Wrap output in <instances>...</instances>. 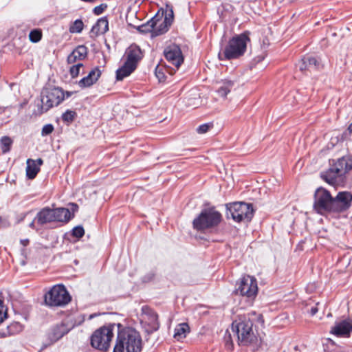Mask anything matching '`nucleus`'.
I'll use <instances>...</instances> for the list:
<instances>
[{"mask_svg":"<svg viewBox=\"0 0 352 352\" xmlns=\"http://www.w3.org/2000/svg\"><path fill=\"white\" fill-rule=\"evenodd\" d=\"M231 329L236 336L239 346H250L258 340V331L254 321L246 316H240L232 323Z\"/></svg>","mask_w":352,"mask_h":352,"instance_id":"1","label":"nucleus"},{"mask_svg":"<svg viewBox=\"0 0 352 352\" xmlns=\"http://www.w3.org/2000/svg\"><path fill=\"white\" fill-rule=\"evenodd\" d=\"M141 349L142 339L139 333L122 326L117 334L113 352H140Z\"/></svg>","mask_w":352,"mask_h":352,"instance_id":"2","label":"nucleus"},{"mask_svg":"<svg viewBox=\"0 0 352 352\" xmlns=\"http://www.w3.org/2000/svg\"><path fill=\"white\" fill-rule=\"evenodd\" d=\"M71 96L69 92H64L57 87L47 88L43 91L40 102L34 110V114L40 116L52 107L60 104L65 98Z\"/></svg>","mask_w":352,"mask_h":352,"instance_id":"3","label":"nucleus"},{"mask_svg":"<svg viewBox=\"0 0 352 352\" xmlns=\"http://www.w3.org/2000/svg\"><path fill=\"white\" fill-rule=\"evenodd\" d=\"M121 327L120 324H111L96 329L91 336V346L101 351H107L111 346L115 331L117 330L118 333Z\"/></svg>","mask_w":352,"mask_h":352,"instance_id":"4","label":"nucleus"},{"mask_svg":"<svg viewBox=\"0 0 352 352\" xmlns=\"http://www.w3.org/2000/svg\"><path fill=\"white\" fill-rule=\"evenodd\" d=\"M222 220V215L214 208L204 209L193 221L194 228L206 230L216 228Z\"/></svg>","mask_w":352,"mask_h":352,"instance_id":"5","label":"nucleus"},{"mask_svg":"<svg viewBox=\"0 0 352 352\" xmlns=\"http://www.w3.org/2000/svg\"><path fill=\"white\" fill-rule=\"evenodd\" d=\"M142 52L137 46H131L126 51V59L116 71L117 80H122L129 76L136 69L138 60L141 58Z\"/></svg>","mask_w":352,"mask_h":352,"instance_id":"6","label":"nucleus"},{"mask_svg":"<svg viewBox=\"0 0 352 352\" xmlns=\"http://www.w3.org/2000/svg\"><path fill=\"white\" fill-rule=\"evenodd\" d=\"M71 300L68 291L61 285L53 286L44 296L45 304L51 307H65Z\"/></svg>","mask_w":352,"mask_h":352,"instance_id":"7","label":"nucleus"},{"mask_svg":"<svg viewBox=\"0 0 352 352\" xmlns=\"http://www.w3.org/2000/svg\"><path fill=\"white\" fill-rule=\"evenodd\" d=\"M227 215L234 222H248L253 217L252 205L245 202H233L226 205Z\"/></svg>","mask_w":352,"mask_h":352,"instance_id":"8","label":"nucleus"},{"mask_svg":"<svg viewBox=\"0 0 352 352\" xmlns=\"http://www.w3.org/2000/svg\"><path fill=\"white\" fill-rule=\"evenodd\" d=\"M250 42L249 33H243L231 38L226 46L223 54L226 58H236L244 54Z\"/></svg>","mask_w":352,"mask_h":352,"instance_id":"9","label":"nucleus"},{"mask_svg":"<svg viewBox=\"0 0 352 352\" xmlns=\"http://www.w3.org/2000/svg\"><path fill=\"white\" fill-rule=\"evenodd\" d=\"M173 18L171 10H160L147 23L148 30L155 34H162L168 30Z\"/></svg>","mask_w":352,"mask_h":352,"instance_id":"10","label":"nucleus"},{"mask_svg":"<svg viewBox=\"0 0 352 352\" xmlns=\"http://www.w3.org/2000/svg\"><path fill=\"white\" fill-rule=\"evenodd\" d=\"M258 290L257 280L253 276L249 274L243 275L236 282V293L250 300H254L256 297Z\"/></svg>","mask_w":352,"mask_h":352,"instance_id":"11","label":"nucleus"},{"mask_svg":"<svg viewBox=\"0 0 352 352\" xmlns=\"http://www.w3.org/2000/svg\"><path fill=\"white\" fill-rule=\"evenodd\" d=\"M314 209L321 214L333 212V197L324 188H318L314 193Z\"/></svg>","mask_w":352,"mask_h":352,"instance_id":"12","label":"nucleus"},{"mask_svg":"<svg viewBox=\"0 0 352 352\" xmlns=\"http://www.w3.org/2000/svg\"><path fill=\"white\" fill-rule=\"evenodd\" d=\"M138 316L146 331L153 332L159 328L158 316L151 308L147 306L142 307L138 313Z\"/></svg>","mask_w":352,"mask_h":352,"instance_id":"13","label":"nucleus"},{"mask_svg":"<svg viewBox=\"0 0 352 352\" xmlns=\"http://www.w3.org/2000/svg\"><path fill=\"white\" fill-rule=\"evenodd\" d=\"M77 322L73 316L67 318L62 323L56 325L48 333V337L52 342H56L73 329Z\"/></svg>","mask_w":352,"mask_h":352,"instance_id":"14","label":"nucleus"},{"mask_svg":"<svg viewBox=\"0 0 352 352\" xmlns=\"http://www.w3.org/2000/svg\"><path fill=\"white\" fill-rule=\"evenodd\" d=\"M352 194L349 192H340L333 197V212L347 210L351 205Z\"/></svg>","mask_w":352,"mask_h":352,"instance_id":"15","label":"nucleus"},{"mask_svg":"<svg viewBox=\"0 0 352 352\" xmlns=\"http://www.w3.org/2000/svg\"><path fill=\"white\" fill-rule=\"evenodd\" d=\"M321 178L329 185L336 186L340 185L344 180V177L340 175L336 168L331 163L328 169L321 173Z\"/></svg>","mask_w":352,"mask_h":352,"instance_id":"16","label":"nucleus"},{"mask_svg":"<svg viewBox=\"0 0 352 352\" xmlns=\"http://www.w3.org/2000/svg\"><path fill=\"white\" fill-rule=\"evenodd\" d=\"M164 56L166 60L176 67H178L183 62L181 50L177 45L168 46L164 51Z\"/></svg>","mask_w":352,"mask_h":352,"instance_id":"17","label":"nucleus"},{"mask_svg":"<svg viewBox=\"0 0 352 352\" xmlns=\"http://www.w3.org/2000/svg\"><path fill=\"white\" fill-rule=\"evenodd\" d=\"M331 333L341 338H348L352 334V320H345L336 323Z\"/></svg>","mask_w":352,"mask_h":352,"instance_id":"18","label":"nucleus"},{"mask_svg":"<svg viewBox=\"0 0 352 352\" xmlns=\"http://www.w3.org/2000/svg\"><path fill=\"white\" fill-rule=\"evenodd\" d=\"M344 178L352 170V157H343L331 162Z\"/></svg>","mask_w":352,"mask_h":352,"instance_id":"19","label":"nucleus"},{"mask_svg":"<svg viewBox=\"0 0 352 352\" xmlns=\"http://www.w3.org/2000/svg\"><path fill=\"white\" fill-rule=\"evenodd\" d=\"M77 210V206L72 204L71 208H56L53 209L54 221H68L72 217L74 212Z\"/></svg>","mask_w":352,"mask_h":352,"instance_id":"20","label":"nucleus"},{"mask_svg":"<svg viewBox=\"0 0 352 352\" xmlns=\"http://www.w3.org/2000/svg\"><path fill=\"white\" fill-rule=\"evenodd\" d=\"M100 75V70L98 68H94L86 77L78 82V86L82 89L89 87L98 81Z\"/></svg>","mask_w":352,"mask_h":352,"instance_id":"21","label":"nucleus"},{"mask_svg":"<svg viewBox=\"0 0 352 352\" xmlns=\"http://www.w3.org/2000/svg\"><path fill=\"white\" fill-rule=\"evenodd\" d=\"M54 221L53 210L45 208L39 212L34 221L30 224L32 228H36V224H43Z\"/></svg>","mask_w":352,"mask_h":352,"instance_id":"22","label":"nucleus"},{"mask_svg":"<svg viewBox=\"0 0 352 352\" xmlns=\"http://www.w3.org/2000/svg\"><path fill=\"white\" fill-rule=\"evenodd\" d=\"M42 160H28L27 161L26 174L29 179H34L40 170Z\"/></svg>","mask_w":352,"mask_h":352,"instance_id":"23","label":"nucleus"},{"mask_svg":"<svg viewBox=\"0 0 352 352\" xmlns=\"http://www.w3.org/2000/svg\"><path fill=\"white\" fill-rule=\"evenodd\" d=\"M233 85V81L230 80H225L220 82L216 91L217 94L220 98H226L230 93Z\"/></svg>","mask_w":352,"mask_h":352,"instance_id":"24","label":"nucleus"},{"mask_svg":"<svg viewBox=\"0 0 352 352\" xmlns=\"http://www.w3.org/2000/svg\"><path fill=\"white\" fill-rule=\"evenodd\" d=\"M189 332V327L186 323L178 324L175 329L174 338L177 340L185 338Z\"/></svg>","mask_w":352,"mask_h":352,"instance_id":"25","label":"nucleus"},{"mask_svg":"<svg viewBox=\"0 0 352 352\" xmlns=\"http://www.w3.org/2000/svg\"><path fill=\"white\" fill-rule=\"evenodd\" d=\"M87 55V48L80 45L77 47L70 54L68 59L69 62H74L76 60H81L84 58Z\"/></svg>","mask_w":352,"mask_h":352,"instance_id":"26","label":"nucleus"},{"mask_svg":"<svg viewBox=\"0 0 352 352\" xmlns=\"http://www.w3.org/2000/svg\"><path fill=\"white\" fill-rule=\"evenodd\" d=\"M172 74L173 73L172 69L166 68L164 63L157 65L155 69V76L158 78L160 82L164 81L166 77V74Z\"/></svg>","mask_w":352,"mask_h":352,"instance_id":"27","label":"nucleus"},{"mask_svg":"<svg viewBox=\"0 0 352 352\" xmlns=\"http://www.w3.org/2000/svg\"><path fill=\"white\" fill-rule=\"evenodd\" d=\"M108 30V22L104 19H100L92 28L91 32L95 35L102 34Z\"/></svg>","mask_w":352,"mask_h":352,"instance_id":"28","label":"nucleus"},{"mask_svg":"<svg viewBox=\"0 0 352 352\" xmlns=\"http://www.w3.org/2000/svg\"><path fill=\"white\" fill-rule=\"evenodd\" d=\"M77 118L76 110L67 109L61 115L62 121L67 125L71 124Z\"/></svg>","mask_w":352,"mask_h":352,"instance_id":"29","label":"nucleus"},{"mask_svg":"<svg viewBox=\"0 0 352 352\" xmlns=\"http://www.w3.org/2000/svg\"><path fill=\"white\" fill-rule=\"evenodd\" d=\"M13 140L8 136H3L0 139V148L3 153L10 151Z\"/></svg>","mask_w":352,"mask_h":352,"instance_id":"30","label":"nucleus"},{"mask_svg":"<svg viewBox=\"0 0 352 352\" xmlns=\"http://www.w3.org/2000/svg\"><path fill=\"white\" fill-rule=\"evenodd\" d=\"M84 25L82 21L77 20L76 21L70 28V30L72 32L78 33L82 31L83 29Z\"/></svg>","mask_w":352,"mask_h":352,"instance_id":"31","label":"nucleus"},{"mask_svg":"<svg viewBox=\"0 0 352 352\" xmlns=\"http://www.w3.org/2000/svg\"><path fill=\"white\" fill-rule=\"evenodd\" d=\"M83 66L81 63H78L74 66H72L71 68H70V74L72 76V78H76L77 77L80 72V70L82 69Z\"/></svg>","mask_w":352,"mask_h":352,"instance_id":"32","label":"nucleus"},{"mask_svg":"<svg viewBox=\"0 0 352 352\" xmlns=\"http://www.w3.org/2000/svg\"><path fill=\"white\" fill-rule=\"evenodd\" d=\"M7 317V309L3 302L0 300V324L2 323Z\"/></svg>","mask_w":352,"mask_h":352,"instance_id":"33","label":"nucleus"},{"mask_svg":"<svg viewBox=\"0 0 352 352\" xmlns=\"http://www.w3.org/2000/svg\"><path fill=\"white\" fill-rule=\"evenodd\" d=\"M41 32L38 30L32 31L30 34V39L33 42H37L41 38Z\"/></svg>","mask_w":352,"mask_h":352,"instance_id":"34","label":"nucleus"},{"mask_svg":"<svg viewBox=\"0 0 352 352\" xmlns=\"http://www.w3.org/2000/svg\"><path fill=\"white\" fill-rule=\"evenodd\" d=\"M211 127L212 126L210 124H204L199 126L196 131L199 134H204L208 132L210 130Z\"/></svg>","mask_w":352,"mask_h":352,"instance_id":"35","label":"nucleus"},{"mask_svg":"<svg viewBox=\"0 0 352 352\" xmlns=\"http://www.w3.org/2000/svg\"><path fill=\"white\" fill-rule=\"evenodd\" d=\"M85 234V230L82 227L77 226L73 229L72 235L76 238H81Z\"/></svg>","mask_w":352,"mask_h":352,"instance_id":"36","label":"nucleus"},{"mask_svg":"<svg viewBox=\"0 0 352 352\" xmlns=\"http://www.w3.org/2000/svg\"><path fill=\"white\" fill-rule=\"evenodd\" d=\"M106 8H107V5L101 4L98 6H96L94 8V11L96 14L99 15V14H102Z\"/></svg>","mask_w":352,"mask_h":352,"instance_id":"37","label":"nucleus"},{"mask_svg":"<svg viewBox=\"0 0 352 352\" xmlns=\"http://www.w3.org/2000/svg\"><path fill=\"white\" fill-rule=\"evenodd\" d=\"M54 130V127L52 124H47L43 126L42 129L43 134L47 135L51 133Z\"/></svg>","mask_w":352,"mask_h":352,"instance_id":"38","label":"nucleus"},{"mask_svg":"<svg viewBox=\"0 0 352 352\" xmlns=\"http://www.w3.org/2000/svg\"><path fill=\"white\" fill-rule=\"evenodd\" d=\"M307 311L312 316L315 315L318 311L317 305L314 304V305H311L310 308L307 307Z\"/></svg>","mask_w":352,"mask_h":352,"instance_id":"39","label":"nucleus"},{"mask_svg":"<svg viewBox=\"0 0 352 352\" xmlns=\"http://www.w3.org/2000/svg\"><path fill=\"white\" fill-rule=\"evenodd\" d=\"M303 63H308L309 65H316V60L314 58H306L302 60Z\"/></svg>","mask_w":352,"mask_h":352,"instance_id":"40","label":"nucleus"},{"mask_svg":"<svg viewBox=\"0 0 352 352\" xmlns=\"http://www.w3.org/2000/svg\"><path fill=\"white\" fill-rule=\"evenodd\" d=\"M349 130L352 132V123L349 126Z\"/></svg>","mask_w":352,"mask_h":352,"instance_id":"41","label":"nucleus"}]
</instances>
